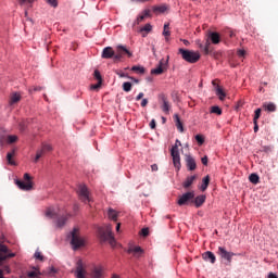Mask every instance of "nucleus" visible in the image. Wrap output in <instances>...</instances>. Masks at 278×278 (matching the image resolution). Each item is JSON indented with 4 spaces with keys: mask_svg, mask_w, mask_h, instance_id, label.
Wrapping results in <instances>:
<instances>
[{
    "mask_svg": "<svg viewBox=\"0 0 278 278\" xmlns=\"http://www.w3.org/2000/svg\"><path fill=\"white\" fill-rule=\"evenodd\" d=\"M47 218H52L54 220V225L56 229H62L64 225H66V220H68V215H58L55 211L51 207L47 208L46 211Z\"/></svg>",
    "mask_w": 278,
    "mask_h": 278,
    "instance_id": "obj_1",
    "label": "nucleus"
},
{
    "mask_svg": "<svg viewBox=\"0 0 278 278\" xmlns=\"http://www.w3.org/2000/svg\"><path fill=\"white\" fill-rule=\"evenodd\" d=\"M178 53L181 55L182 60H185V62H188L189 64H197V62L201 60V53L194 52L192 50H186L184 48H180L178 50Z\"/></svg>",
    "mask_w": 278,
    "mask_h": 278,
    "instance_id": "obj_2",
    "label": "nucleus"
},
{
    "mask_svg": "<svg viewBox=\"0 0 278 278\" xmlns=\"http://www.w3.org/2000/svg\"><path fill=\"white\" fill-rule=\"evenodd\" d=\"M99 236L101 242H109L111 247L116 244V239H114V235L112 233V225H108L105 228H99Z\"/></svg>",
    "mask_w": 278,
    "mask_h": 278,
    "instance_id": "obj_3",
    "label": "nucleus"
},
{
    "mask_svg": "<svg viewBox=\"0 0 278 278\" xmlns=\"http://www.w3.org/2000/svg\"><path fill=\"white\" fill-rule=\"evenodd\" d=\"M5 237L2 236L0 238V266L5 262V260H10L12 257H16L15 253H12V250L4 244Z\"/></svg>",
    "mask_w": 278,
    "mask_h": 278,
    "instance_id": "obj_4",
    "label": "nucleus"
},
{
    "mask_svg": "<svg viewBox=\"0 0 278 278\" xmlns=\"http://www.w3.org/2000/svg\"><path fill=\"white\" fill-rule=\"evenodd\" d=\"M71 244L74 251L77 249H81V247H86V240L79 233V228H74L71 232Z\"/></svg>",
    "mask_w": 278,
    "mask_h": 278,
    "instance_id": "obj_5",
    "label": "nucleus"
},
{
    "mask_svg": "<svg viewBox=\"0 0 278 278\" xmlns=\"http://www.w3.org/2000/svg\"><path fill=\"white\" fill-rule=\"evenodd\" d=\"M179 147H181V141L179 139L176 140V144L173 146L170 150V155L173 157V163L175 168L179 170L181 168V157L179 156Z\"/></svg>",
    "mask_w": 278,
    "mask_h": 278,
    "instance_id": "obj_6",
    "label": "nucleus"
},
{
    "mask_svg": "<svg viewBox=\"0 0 278 278\" xmlns=\"http://www.w3.org/2000/svg\"><path fill=\"white\" fill-rule=\"evenodd\" d=\"M16 186L20 190H24L25 192H29V190H34V182L31 181V176L29 174H24V180H15Z\"/></svg>",
    "mask_w": 278,
    "mask_h": 278,
    "instance_id": "obj_7",
    "label": "nucleus"
},
{
    "mask_svg": "<svg viewBox=\"0 0 278 278\" xmlns=\"http://www.w3.org/2000/svg\"><path fill=\"white\" fill-rule=\"evenodd\" d=\"M86 268H87V265L84 262V260H81V258L78 260L76 262L75 270H74L75 277L76 278H86V276L88 275V270Z\"/></svg>",
    "mask_w": 278,
    "mask_h": 278,
    "instance_id": "obj_8",
    "label": "nucleus"
},
{
    "mask_svg": "<svg viewBox=\"0 0 278 278\" xmlns=\"http://www.w3.org/2000/svg\"><path fill=\"white\" fill-rule=\"evenodd\" d=\"M125 55H127V58H132L134 53L131 51H129V49H127V47L125 46H117L116 47V53L114 56V62H121V60H123V58H125Z\"/></svg>",
    "mask_w": 278,
    "mask_h": 278,
    "instance_id": "obj_9",
    "label": "nucleus"
},
{
    "mask_svg": "<svg viewBox=\"0 0 278 278\" xmlns=\"http://www.w3.org/2000/svg\"><path fill=\"white\" fill-rule=\"evenodd\" d=\"M77 193L83 203H90V201H92V198H90V191H88V187H86V185H79Z\"/></svg>",
    "mask_w": 278,
    "mask_h": 278,
    "instance_id": "obj_10",
    "label": "nucleus"
},
{
    "mask_svg": "<svg viewBox=\"0 0 278 278\" xmlns=\"http://www.w3.org/2000/svg\"><path fill=\"white\" fill-rule=\"evenodd\" d=\"M50 151H53V147L49 143H42L41 148L37 150L36 156H35V164H38L40 157L45 156L46 153H50Z\"/></svg>",
    "mask_w": 278,
    "mask_h": 278,
    "instance_id": "obj_11",
    "label": "nucleus"
},
{
    "mask_svg": "<svg viewBox=\"0 0 278 278\" xmlns=\"http://www.w3.org/2000/svg\"><path fill=\"white\" fill-rule=\"evenodd\" d=\"M194 199V191H188L179 197L177 203L178 205H188V203H192Z\"/></svg>",
    "mask_w": 278,
    "mask_h": 278,
    "instance_id": "obj_12",
    "label": "nucleus"
},
{
    "mask_svg": "<svg viewBox=\"0 0 278 278\" xmlns=\"http://www.w3.org/2000/svg\"><path fill=\"white\" fill-rule=\"evenodd\" d=\"M91 278H104L105 277V268L103 265H94L90 270Z\"/></svg>",
    "mask_w": 278,
    "mask_h": 278,
    "instance_id": "obj_13",
    "label": "nucleus"
},
{
    "mask_svg": "<svg viewBox=\"0 0 278 278\" xmlns=\"http://www.w3.org/2000/svg\"><path fill=\"white\" fill-rule=\"evenodd\" d=\"M217 254L219 256H222L223 260H226L229 263H231L233 255H236L233 252H229V251H227V249H225L223 247L218 248Z\"/></svg>",
    "mask_w": 278,
    "mask_h": 278,
    "instance_id": "obj_14",
    "label": "nucleus"
},
{
    "mask_svg": "<svg viewBox=\"0 0 278 278\" xmlns=\"http://www.w3.org/2000/svg\"><path fill=\"white\" fill-rule=\"evenodd\" d=\"M185 162L187 164L188 170H197V161H194V157H192V155L187 154L185 157Z\"/></svg>",
    "mask_w": 278,
    "mask_h": 278,
    "instance_id": "obj_15",
    "label": "nucleus"
},
{
    "mask_svg": "<svg viewBox=\"0 0 278 278\" xmlns=\"http://www.w3.org/2000/svg\"><path fill=\"white\" fill-rule=\"evenodd\" d=\"M160 99L163 103L162 106H161L162 111L165 114H168V112H170V102L168 101V98L165 94H161Z\"/></svg>",
    "mask_w": 278,
    "mask_h": 278,
    "instance_id": "obj_16",
    "label": "nucleus"
},
{
    "mask_svg": "<svg viewBox=\"0 0 278 278\" xmlns=\"http://www.w3.org/2000/svg\"><path fill=\"white\" fill-rule=\"evenodd\" d=\"M116 56V52L114 51V49H112V47H106L103 49L102 51V58L103 60H111V58H114Z\"/></svg>",
    "mask_w": 278,
    "mask_h": 278,
    "instance_id": "obj_17",
    "label": "nucleus"
},
{
    "mask_svg": "<svg viewBox=\"0 0 278 278\" xmlns=\"http://www.w3.org/2000/svg\"><path fill=\"white\" fill-rule=\"evenodd\" d=\"M166 71V65L164 64V59H162L156 68L151 70L152 75H162Z\"/></svg>",
    "mask_w": 278,
    "mask_h": 278,
    "instance_id": "obj_18",
    "label": "nucleus"
},
{
    "mask_svg": "<svg viewBox=\"0 0 278 278\" xmlns=\"http://www.w3.org/2000/svg\"><path fill=\"white\" fill-rule=\"evenodd\" d=\"M197 175L193 176H188L186 178V180L182 182V188H185V190H188L192 187V184H194V181H197Z\"/></svg>",
    "mask_w": 278,
    "mask_h": 278,
    "instance_id": "obj_19",
    "label": "nucleus"
},
{
    "mask_svg": "<svg viewBox=\"0 0 278 278\" xmlns=\"http://www.w3.org/2000/svg\"><path fill=\"white\" fill-rule=\"evenodd\" d=\"M204 262H211V264H216V255L213 252L206 251L202 254Z\"/></svg>",
    "mask_w": 278,
    "mask_h": 278,
    "instance_id": "obj_20",
    "label": "nucleus"
},
{
    "mask_svg": "<svg viewBox=\"0 0 278 278\" xmlns=\"http://www.w3.org/2000/svg\"><path fill=\"white\" fill-rule=\"evenodd\" d=\"M18 140V136L15 135H9L7 137H2L0 140V144H3V142H7V144H14Z\"/></svg>",
    "mask_w": 278,
    "mask_h": 278,
    "instance_id": "obj_21",
    "label": "nucleus"
},
{
    "mask_svg": "<svg viewBox=\"0 0 278 278\" xmlns=\"http://www.w3.org/2000/svg\"><path fill=\"white\" fill-rule=\"evenodd\" d=\"M127 253H132L135 257H140V255L144 253V250H142V248L140 247H134V248H129L127 250Z\"/></svg>",
    "mask_w": 278,
    "mask_h": 278,
    "instance_id": "obj_22",
    "label": "nucleus"
},
{
    "mask_svg": "<svg viewBox=\"0 0 278 278\" xmlns=\"http://www.w3.org/2000/svg\"><path fill=\"white\" fill-rule=\"evenodd\" d=\"M208 38L213 45H218L220 42V34H218V33L210 31Z\"/></svg>",
    "mask_w": 278,
    "mask_h": 278,
    "instance_id": "obj_23",
    "label": "nucleus"
},
{
    "mask_svg": "<svg viewBox=\"0 0 278 278\" xmlns=\"http://www.w3.org/2000/svg\"><path fill=\"white\" fill-rule=\"evenodd\" d=\"M263 110H265V112H277V105L273 102H265Z\"/></svg>",
    "mask_w": 278,
    "mask_h": 278,
    "instance_id": "obj_24",
    "label": "nucleus"
},
{
    "mask_svg": "<svg viewBox=\"0 0 278 278\" xmlns=\"http://www.w3.org/2000/svg\"><path fill=\"white\" fill-rule=\"evenodd\" d=\"M215 93L217 94L219 101H225L227 93H225V90H223L220 86H216Z\"/></svg>",
    "mask_w": 278,
    "mask_h": 278,
    "instance_id": "obj_25",
    "label": "nucleus"
},
{
    "mask_svg": "<svg viewBox=\"0 0 278 278\" xmlns=\"http://www.w3.org/2000/svg\"><path fill=\"white\" fill-rule=\"evenodd\" d=\"M205 195H198L193 201H191L192 203H194L195 207H201V205H203V203H205Z\"/></svg>",
    "mask_w": 278,
    "mask_h": 278,
    "instance_id": "obj_26",
    "label": "nucleus"
},
{
    "mask_svg": "<svg viewBox=\"0 0 278 278\" xmlns=\"http://www.w3.org/2000/svg\"><path fill=\"white\" fill-rule=\"evenodd\" d=\"M174 121L176 123V127L180 134H184V124L181 123V119L179 118V115H174Z\"/></svg>",
    "mask_w": 278,
    "mask_h": 278,
    "instance_id": "obj_27",
    "label": "nucleus"
},
{
    "mask_svg": "<svg viewBox=\"0 0 278 278\" xmlns=\"http://www.w3.org/2000/svg\"><path fill=\"white\" fill-rule=\"evenodd\" d=\"M108 216L110 220H114L115 223L118 220V212H116L114 208H109Z\"/></svg>",
    "mask_w": 278,
    "mask_h": 278,
    "instance_id": "obj_28",
    "label": "nucleus"
},
{
    "mask_svg": "<svg viewBox=\"0 0 278 278\" xmlns=\"http://www.w3.org/2000/svg\"><path fill=\"white\" fill-rule=\"evenodd\" d=\"M15 153H16V150H12V152H9L7 154V162L11 166H16V162H14V160H12L14 157Z\"/></svg>",
    "mask_w": 278,
    "mask_h": 278,
    "instance_id": "obj_29",
    "label": "nucleus"
},
{
    "mask_svg": "<svg viewBox=\"0 0 278 278\" xmlns=\"http://www.w3.org/2000/svg\"><path fill=\"white\" fill-rule=\"evenodd\" d=\"M21 101V93L14 92L10 97V105H14V103H18Z\"/></svg>",
    "mask_w": 278,
    "mask_h": 278,
    "instance_id": "obj_30",
    "label": "nucleus"
},
{
    "mask_svg": "<svg viewBox=\"0 0 278 278\" xmlns=\"http://www.w3.org/2000/svg\"><path fill=\"white\" fill-rule=\"evenodd\" d=\"M33 269L34 270L27 273V276L29 278H40V269H38V267H33Z\"/></svg>",
    "mask_w": 278,
    "mask_h": 278,
    "instance_id": "obj_31",
    "label": "nucleus"
},
{
    "mask_svg": "<svg viewBox=\"0 0 278 278\" xmlns=\"http://www.w3.org/2000/svg\"><path fill=\"white\" fill-rule=\"evenodd\" d=\"M210 186V176H205L202 179V185L200 187V190H202V192H205L207 190V187Z\"/></svg>",
    "mask_w": 278,
    "mask_h": 278,
    "instance_id": "obj_32",
    "label": "nucleus"
},
{
    "mask_svg": "<svg viewBox=\"0 0 278 278\" xmlns=\"http://www.w3.org/2000/svg\"><path fill=\"white\" fill-rule=\"evenodd\" d=\"M134 73H138V75H144L146 71L144 67L140 66V65H135L131 67V70Z\"/></svg>",
    "mask_w": 278,
    "mask_h": 278,
    "instance_id": "obj_33",
    "label": "nucleus"
},
{
    "mask_svg": "<svg viewBox=\"0 0 278 278\" xmlns=\"http://www.w3.org/2000/svg\"><path fill=\"white\" fill-rule=\"evenodd\" d=\"M151 29H153V26H151V24H146L143 27L140 28V33L143 34V31H146V34H143V38L147 36V34H149V31H151Z\"/></svg>",
    "mask_w": 278,
    "mask_h": 278,
    "instance_id": "obj_34",
    "label": "nucleus"
},
{
    "mask_svg": "<svg viewBox=\"0 0 278 278\" xmlns=\"http://www.w3.org/2000/svg\"><path fill=\"white\" fill-rule=\"evenodd\" d=\"M210 41H206L204 48L203 45H200V49H203L204 55H210L212 53V50L210 49Z\"/></svg>",
    "mask_w": 278,
    "mask_h": 278,
    "instance_id": "obj_35",
    "label": "nucleus"
},
{
    "mask_svg": "<svg viewBox=\"0 0 278 278\" xmlns=\"http://www.w3.org/2000/svg\"><path fill=\"white\" fill-rule=\"evenodd\" d=\"M153 12L157 14V12L160 14H164V12L166 11V5H161V7H153L152 8Z\"/></svg>",
    "mask_w": 278,
    "mask_h": 278,
    "instance_id": "obj_36",
    "label": "nucleus"
},
{
    "mask_svg": "<svg viewBox=\"0 0 278 278\" xmlns=\"http://www.w3.org/2000/svg\"><path fill=\"white\" fill-rule=\"evenodd\" d=\"M211 114H217V116H220L223 114V110L219 106H212L211 108Z\"/></svg>",
    "mask_w": 278,
    "mask_h": 278,
    "instance_id": "obj_37",
    "label": "nucleus"
},
{
    "mask_svg": "<svg viewBox=\"0 0 278 278\" xmlns=\"http://www.w3.org/2000/svg\"><path fill=\"white\" fill-rule=\"evenodd\" d=\"M249 179L251 184H260V176H257V174H251Z\"/></svg>",
    "mask_w": 278,
    "mask_h": 278,
    "instance_id": "obj_38",
    "label": "nucleus"
},
{
    "mask_svg": "<svg viewBox=\"0 0 278 278\" xmlns=\"http://www.w3.org/2000/svg\"><path fill=\"white\" fill-rule=\"evenodd\" d=\"M260 116H262V109H256L254 112V118H253L254 124L257 123V119L260 118Z\"/></svg>",
    "mask_w": 278,
    "mask_h": 278,
    "instance_id": "obj_39",
    "label": "nucleus"
},
{
    "mask_svg": "<svg viewBox=\"0 0 278 278\" xmlns=\"http://www.w3.org/2000/svg\"><path fill=\"white\" fill-rule=\"evenodd\" d=\"M168 24L164 25L163 36L165 37L166 40H168V37L170 36V30H168Z\"/></svg>",
    "mask_w": 278,
    "mask_h": 278,
    "instance_id": "obj_40",
    "label": "nucleus"
},
{
    "mask_svg": "<svg viewBox=\"0 0 278 278\" xmlns=\"http://www.w3.org/2000/svg\"><path fill=\"white\" fill-rule=\"evenodd\" d=\"M93 77H94V79H97L98 81L103 83V77L101 76V72H99V70H96V71L93 72Z\"/></svg>",
    "mask_w": 278,
    "mask_h": 278,
    "instance_id": "obj_41",
    "label": "nucleus"
},
{
    "mask_svg": "<svg viewBox=\"0 0 278 278\" xmlns=\"http://www.w3.org/2000/svg\"><path fill=\"white\" fill-rule=\"evenodd\" d=\"M123 90H124V92H131V83H129V81L124 83Z\"/></svg>",
    "mask_w": 278,
    "mask_h": 278,
    "instance_id": "obj_42",
    "label": "nucleus"
},
{
    "mask_svg": "<svg viewBox=\"0 0 278 278\" xmlns=\"http://www.w3.org/2000/svg\"><path fill=\"white\" fill-rule=\"evenodd\" d=\"M195 140L198 144L201 147L205 142V137H203V135H197Z\"/></svg>",
    "mask_w": 278,
    "mask_h": 278,
    "instance_id": "obj_43",
    "label": "nucleus"
},
{
    "mask_svg": "<svg viewBox=\"0 0 278 278\" xmlns=\"http://www.w3.org/2000/svg\"><path fill=\"white\" fill-rule=\"evenodd\" d=\"M102 84H103V83L98 81V84L91 85V86H90V90H99V88H101Z\"/></svg>",
    "mask_w": 278,
    "mask_h": 278,
    "instance_id": "obj_44",
    "label": "nucleus"
},
{
    "mask_svg": "<svg viewBox=\"0 0 278 278\" xmlns=\"http://www.w3.org/2000/svg\"><path fill=\"white\" fill-rule=\"evenodd\" d=\"M35 260H39L40 262H42V260H45V256H42V253L40 252H35Z\"/></svg>",
    "mask_w": 278,
    "mask_h": 278,
    "instance_id": "obj_45",
    "label": "nucleus"
},
{
    "mask_svg": "<svg viewBox=\"0 0 278 278\" xmlns=\"http://www.w3.org/2000/svg\"><path fill=\"white\" fill-rule=\"evenodd\" d=\"M141 236H143V238H147V236H149V228H142Z\"/></svg>",
    "mask_w": 278,
    "mask_h": 278,
    "instance_id": "obj_46",
    "label": "nucleus"
},
{
    "mask_svg": "<svg viewBox=\"0 0 278 278\" xmlns=\"http://www.w3.org/2000/svg\"><path fill=\"white\" fill-rule=\"evenodd\" d=\"M237 55H239V58H244V55H247V51H244V50H238V51H237Z\"/></svg>",
    "mask_w": 278,
    "mask_h": 278,
    "instance_id": "obj_47",
    "label": "nucleus"
},
{
    "mask_svg": "<svg viewBox=\"0 0 278 278\" xmlns=\"http://www.w3.org/2000/svg\"><path fill=\"white\" fill-rule=\"evenodd\" d=\"M47 2L52 5V8H58V1L55 0H47Z\"/></svg>",
    "mask_w": 278,
    "mask_h": 278,
    "instance_id": "obj_48",
    "label": "nucleus"
},
{
    "mask_svg": "<svg viewBox=\"0 0 278 278\" xmlns=\"http://www.w3.org/2000/svg\"><path fill=\"white\" fill-rule=\"evenodd\" d=\"M116 75H118V77H122V78L126 77L127 79H129V77H130L129 75H127V74H125L123 72H117Z\"/></svg>",
    "mask_w": 278,
    "mask_h": 278,
    "instance_id": "obj_49",
    "label": "nucleus"
},
{
    "mask_svg": "<svg viewBox=\"0 0 278 278\" xmlns=\"http://www.w3.org/2000/svg\"><path fill=\"white\" fill-rule=\"evenodd\" d=\"M147 105H149V100L148 99H143L141 101V108H147Z\"/></svg>",
    "mask_w": 278,
    "mask_h": 278,
    "instance_id": "obj_50",
    "label": "nucleus"
},
{
    "mask_svg": "<svg viewBox=\"0 0 278 278\" xmlns=\"http://www.w3.org/2000/svg\"><path fill=\"white\" fill-rule=\"evenodd\" d=\"M201 162H202V164H203L204 166H207V162H208L207 156L202 157V159H201Z\"/></svg>",
    "mask_w": 278,
    "mask_h": 278,
    "instance_id": "obj_51",
    "label": "nucleus"
},
{
    "mask_svg": "<svg viewBox=\"0 0 278 278\" xmlns=\"http://www.w3.org/2000/svg\"><path fill=\"white\" fill-rule=\"evenodd\" d=\"M142 21H144V15H140L139 17H137V25H140Z\"/></svg>",
    "mask_w": 278,
    "mask_h": 278,
    "instance_id": "obj_52",
    "label": "nucleus"
},
{
    "mask_svg": "<svg viewBox=\"0 0 278 278\" xmlns=\"http://www.w3.org/2000/svg\"><path fill=\"white\" fill-rule=\"evenodd\" d=\"M155 127H156L155 119H152V121L150 122V128H151V129H155Z\"/></svg>",
    "mask_w": 278,
    "mask_h": 278,
    "instance_id": "obj_53",
    "label": "nucleus"
},
{
    "mask_svg": "<svg viewBox=\"0 0 278 278\" xmlns=\"http://www.w3.org/2000/svg\"><path fill=\"white\" fill-rule=\"evenodd\" d=\"M143 16H144V18H147V16H151V10H144Z\"/></svg>",
    "mask_w": 278,
    "mask_h": 278,
    "instance_id": "obj_54",
    "label": "nucleus"
},
{
    "mask_svg": "<svg viewBox=\"0 0 278 278\" xmlns=\"http://www.w3.org/2000/svg\"><path fill=\"white\" fill-rule=\"evenodd\" d=\"M34 1L36 0H20V3L23 4V3H34Z\"/></svg>",
    "mask_w": 278,
    "mask_h": 278,
    "instance_id": "obj_55",
    "label": "nucleus"
},
{
    "mask_svg": "<svg viewBox=\"0 0 278 278\" xmlns=\"http://www.w3.org/2000/svg\"><path fill=\"white\" fill-rule=\"evenodd\" d=\"M142 97H144V93L140 92V93L136 97V101H140V99H142Z\"/></svg>",
    "mask_w": 278,
    "mask_h": 278,
    "instance_id": "obj_56",
    "label": "nucleus"
},
{
    "mask_svg": "<svg viewBox=\"0 0 278 278\" xmlns=\"http://www.w3.org/2000/svg\"><path fill=\"white\" fill-rule=\"evenodd\" d=\"M128 79H131V81H134L135 84H140V80L134 77H128Z\"/></svg>",
    "mask_w": 278,
    "mask_h": 278,
    "instance_id": "obj_57",
    "label": "nucleus"
},
{
    "mask_svg": "<svg viewBox=\"0 0 278 278\" xmlns=\"http://www.w3.org/2000/svg\"><path fill=\"white\" fill-rule=\"evenodd\" d=\"M257 131H260V126H257V122H256V124H254V132L257 134Z\"/></svg>",
    "mask_w": 278,
    "mask_h": 278,
    "instance_id": "obj_58",
    "label": "nucleus"
},
{
    "mask_svg": "<svg viewBox=\"0 0 278 278\" xmlns=\"http://www.w3.org/2000/svg\"><path fill=\"white\" fill-rule=\"evenodd\" d=\"M182 42L186 47L190 46V41H188V39H182Z\"/></svg>",
    "mask_w": 278,
    "mask_h": 278,
    "instance_id": "obj_59",
    "label": "nucleus"
},
{
    "mask_svg": "<svg viewBox=\"0 0 278 278\" xmlns=\"http://www.w3.org/2000/svg\"><path fill=\"white\" fill-rule=\"evenodd\" d=\"M268 278H278L277 275L273 274V273H269L268 274Z\"/></svg>",
    "mask_w": 278,
    "mask_h": 278,
    "instance_id": "obj_60",
    "label": "nucleus"
},
{
    "mask_svg": "<svg viewBox=\"0 0 278 278\" xmlns=\"http://www.w3.org/2000/svg\"><path fill=\"white\" fill-rule=\"evenodd\" d=\"M151 169H152L153 172L157 170V164H153V165L151 166Z\"/></svg>",
    "mask_w": 278,
    "mask_h": 278,
    "instance_id": "obj_61",
    "label": "nucleus"
},
{
    "mask_svg": "<svg viewBox=\"0 0 278 278\" xmlns=\"http://www.w3.org/2000/svg\"><path fill=\"white\" fill-rule=\"evenodd\" d=\"M116 231H117V232L121 231V223H118V224L116 225Z\"/></svg>",
    "mask_w": 278,
    "mask_h": 278,
    "instance_id": "obj_62",
    "label": "nucleus"
},
{
    "mask_svg": "<svg viewBox=\"0 0 278 278\" xmlns=\"http://www.w3.org/2000/svg\"><path fill=\"white\" fill-rule=\"evenodd\" d=\"M4 270H5V273H8V275H10V267L9 266H5Z\"/></svg>",
    "mask_w": 278,
    "mask_h": 278,
    "instance_id": "obj_63",
    "label": "nucleus"
},
{
    "mask_svg": "<svg viewBox=\"0 0 278 278\" xmlns=\"http://www.w3.org/2000/svg\"><path fill=\"white\" fill-rule=\"evenodd\" d=\"M111 278H121L119 275L113 274Z\"/></svg>",
    "mask_w": 278,
    "mask_h": 278,
    "instance_id": "obj_64",
    "label": "nucleus"
}]
</instances>
